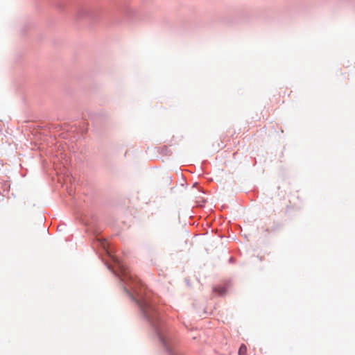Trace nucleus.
Returning <instances> with one entry per match:
<instances>
[{
    "instance_id": "obj_3",
    "label": "nucleus",
    "mask_w": 355,
    "mask_h": 355,
    "mask_svg": "<svg viewBox=\"0 0 355 355\" xmlns=\"http://www.w3.org/2000/svg\"><path fill=\"white\" fill-rule=\"evenodd\" d=\"M160 340L163 343V345L166 347V349L168 348V343H169V338L164 335L162 334V333L158 332Z\"/></svg>"
},
{
    "instance_id": "obj_1",
    "label": "nucleus",
    "mask_w": 355,
    "mask_h": 355,
    "mask_svg": "<svg viewBox=\"0 0 355 355\" xmlns=\"http://www.w3.org/2000/svg\"><path fill=\"white\" fill-rule=\"evenodd\" d=\"M113 261L117 266L119 272V275L121 280L126 283L130 288L134 291L137 296L139 297L141 295V290L144 286L142 282L137 278V277L132 274L126 264L121 262L116 257L113 258Z\"/></svg>"
},
{
    "instance_id": "obj_5",
    "label": "nucleus",
    "mask_w": 355,
    "mask_h": 355,
    "mask_svg": "<svg viewBox=\"0 0 355 355\" xmlns=\"http://www.w3.org/2000/svg\"><path fill=\"white\" fill-rule=\"evenodd\" d=\"M126 293L132 298V299H135V297H133V295L132 294H130V293L129 292V291L127 289V288H125Z\"/></svg>"
},
{
    "instance_id": "obj_2",
    "label": "nucleus",
    "mask_w": 355,
    "mask_h": 355,
    "mask_svg": "<svg viewBox=\"0 0 355 355\" xmlns=\"http://www.w3.org/2000/svg\"><path fill=\"white\" fill-rule=\"evenodd\" d=\"M139 304L144 315L146 319L153 324L155 325V322L159 319V314L154 306L149 302L144 300L142 302L137 301Z\"/></svg>"
},
{
    "instance_id": "obj_4",
    "label": "nucleus",
    "mask_w": 355,
    "mask_h": 355,
    "mask_svg": "<svg viewBox=\"0 0 355 355\" xmlns=\"http://www.w3.org/2000/svg\"><path fill=\"white\" fill-rule=\"evenodd\" d=\"M247 347L245 345H241L239 350V355H246Z\"/></svg>"
}]
</instances>
